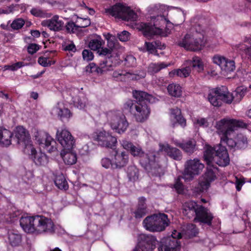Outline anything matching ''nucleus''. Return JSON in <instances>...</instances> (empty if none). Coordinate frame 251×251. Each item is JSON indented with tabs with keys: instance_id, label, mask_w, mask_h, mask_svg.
<instances>
[{
	"instance_id": "bf43d9fd",
	"label": "nucleus",
	"mask_w": 251,
	"mask_h": 251,
	"mask_svg": "<svg viewBox=\"0 0 251 251\" xmlns=\"http://www.w3.org/2000/svg\"><path fill=\"white\" fill-rule=\"evenodd\" d=\"M121 144L124 149L129 151L134 146L131 142L126 140H123Z\"/></svg>"
},
{
	"instance_id": "f704fd0d",
	"label": "nucleus",
	"mask_w": 251,
	"mask_h": 251,
	"mask_svg": "<svg viewBox=\"0 0 251 251\" xmlns=\"http://www.w3.org/2000/svg\"><path fill=\"white\" fill-rule=\"evenodd\" d=\"M12 134L8 130L0 128V143L7 146L11 144Z\"/></svg>"
},
{
	"instance_id": "0e129e2a",
	"label": "nucleus",
	"mask_w": 251,
	"mask_h": 251,
	"mask_svg": "<svg viewBox=\"0 0 251 251\" xmlns=\"http://www.w3.org/2000/svg\"><path fill=\"white\" fill-rule=\"evenodd\" d=\"M39 49V46L35 44H31L27 47V51L31 54L35 53Z\"/></svg>"
},
{
	"instance_id": "a878e982",
	"label": "nucleus",
	"mask_w": 251,
	"mask_h": 251,
	"mask_svg": "<svg viewBox=\"0 0 251 251\" xmlns=\"http://www.w3.org/2000/svg\"><path fill=\"white\" fill-rule=\"evenodd\" d=\"M161 150L164 151L171 158L179 161L182 158V154L181 151L177 148L173 147L169 144L166 145H161Z\"/></svg>"
},
{
	"instance_id": "2f4dec72",
	"label": "nucleus",
	"mask_w": 251,
	"mask_h": 251,
	"mask_svg": "<svg viewBox=\"0 0 251 251\" xmlns=\"http://www.w3.org/2000/svg\"><path fill=\"white\" fill-rule=\"evenodd\" d=\"M175 144L189 154L193 153L196 151V142L194 139L184 141L182 143L175 142Z\"/></svg>"
},
{
	"instance_id": "6e6d98bb",
	"label": "nucleus",
	"mask_w": 251,
	"mask_h": 251,
	"mask_svg": "<svg viewBox=\"0 0 251 251\" xmlns=\"http://www.w3.org/2000/svg\"><path fill=\"white\" fill-rule=\"evenodd\" d=\"M82 54L83 59L87 61H91L94 58L93 53L90 50H84Z\"/></svg>"
},
{
	"instance_id": "f8f14e48",
	"label": "nucleus",
	"mask_w": 251,
	"mask_h": 251,
	"mask_svg": "<svg viewBox=\"0 0 251 251\" xmlns=\"http://www.w3.org/2000/svg\"><path fill=\"white\" fill-rule=\"evenodd\" d=\"M35 231L39 233L53 234L55 232V226L52 221L43 216L36 215Z\"/></svg>"
},
{
	"instance_id": "680f3d73",
	"label": "nucleus",
	"mask_w": 251,
	"mask_h": 251,
	"mask_svg": "<svg viewBox=\"0 0 251 251\" xmlns=\"http://www.w3.org/2000/svg\"><path fill=\"white\" fill-rule=\"evenodd\" d=\"M126 64L128 66H133L136 64V59L132 55H128L125 58Z\"/></svg>"
},
{
	"instance_id": "f257e3e1",
	"label": "nucleus",
	"mask_w": 251,
	"mask_h": 251,
	"mask_svg": "<svg viewBox=\"0 0 251 251\" xmlns=\"http://www.w3.org/2000/svg\"><path fill=\"white\" fill-rule=\"evenodd\" d=\"M153 11H156L157 15L152 16L151 19L153 21V25L151 23H142L139 28L142 31L144 36L150 37L152 35H160L163 31L165 26L169 23L168 18H169L176 24H180L184 21L183 11L178 8H173L168 10L164 5H155Z\"/></svg>"
},
{
	"instance_id": "bb28decb",
	"label": "nucleus",
	"mask_w": 251,
	"mask_h": 251,
	"mask_svg": "<svg viewBox=\"0 0 251 251\" xmlns=\"http://www.w3.org/2000/svg\"><path fill=\"white\" fill-rule=\"evenodd\" d=\"M36 216L32 217H23L21 218L20 223L22 228L26 231L33 232L35 231V220Z\"/></svg>"
},
{
	"instance_id": "f3484780",
	"label": "nucleus",
	"mask_w": 251,
	"mask_h": 251,
	"mask_svg": "<svg viewBox=\"0 0 251 251\" xmlns=\"http://www.w3.org/2000/svg\"><path fill=\"white\" fill-rule=\"evenodd\" d=\"M134 107L135 109L133 114L137 122H143L148 118L151 110L147 103L136 102Z\"/></svg>"
},
{
	"instance_id": "6ab92c4d",
	"label": "nucleus",
	"mask_w": 251,
	"mask_h": 251,
	"mask_svg": "<svg viewBox=\"0 0 251 251\" xmlns=\"http://www.w3.org/2000/svg\"><path fill=\"white\" fill-rule=\"evenodd\" d=\"M172 237L165 239L163 243L158 248V251H179L180 244L178 243L176 234L173 232Z\"/></svg>"
},
{
	"instance_id": "4468645a",
	"label": "nucleus",
	"mask_w": 251,
	"mask_h": 251,
	"mask_svg": "<svg viewBox=\"0 0 251 251\" xmlns=\"http://www.w3.org/2000/svg\"><path fill=\"white\" fill-rule=\"evenodd\" d=\"M216 179V176L213 170L207 168L206 171L202 176V179L200 181L197 187L195 188V192L200 194L208 189L212 181Z\"/></svg>"
},
{
	"instance_id": "79ce46f5",
	"label": "nucleus",
	"mask_w": 251,
	"mask_h": 251,
	"mask_svg": "<svg viewBox=\"0 0 251 251\" xmlns=\"http://www.w3.org/2000/svg\"><path fill=\"white\" fill-rule=\"evenodd\" d=\"M236 141V148L239 149H245L248 146L247 137L242 134H238L235 137Z\"/></svg>"
},
{
	"instance_id": "8fccbe9b",
	"label": "nucleus",
	"mask_w": 251,
	"mask_h": 251,
	"mask_svg": "<svg viewBox=\"0 0 251 251\" xmlns=\"http://www.w3.org/2000/svg\"><path fill=\"white\" fill-rule=\"evenodd\" d=\"M78 25H76L73 22L70 21L65 25L66 31L69 33H74L78 31Z\"/></svg>"
},
{
	"instance_id": "052dcab7",
	"label": "nucleus",
	"mask_w": 251,
	"mask_h": 251,
	"mask_svg": "<svg viewBox=\"0 0 251 251\" xmlns=\"http://www.w3.org/2000/svg\"><path fill=\"white\" fill-rule=\"evenodd\" d=\"M119 40L122 42H125L128 40L129 33L126 30L122 31L121 33L118 34Z\"/></svg>"
},
{
	"instance_id": "2eb2a0df",
	"label": "nucleus",
	"mask_w": 251,
	"mask_h": 251,
	"mask_svg": "<svg viewBox=\"0 0 251 251\" xmlns=\"http://www.w3.org/2000/svg\"><path fill=\"white\" fill-rule=\"evenodd\" d=\"M25 151L29 153L34 163L38 166H45L48 163V158L44 153L37 152L32 144L25 146Z\"/></svg>"
},
{
	"instance_id": "37998d69",
	"label": "nucleus",
	"mask_w": 251,
	"mask_h": 251,
	"mask_svg": "<svg viewBox=\"0 0 251 251\" xmlns=\"http://www.w3.org/2000/svg\"><path fill=\"white\" fill-rule=\"evenodd\" d=\"M169 65V64H166L163 62L158 64L151 63L148 67V71L151 73H156Z\"/></svg>"
},
{
	"instance_id": "ddd939ff",
	"label": "nucleus",
	"mask_w": 251,
	"mask_h": 251,
	"mask_svg": "<svg viewBox=\"0 0 251 251\" xmlns=\"http://www.w3.org/2000/svg\"><path fill=\"white\" fill-rule=\"evenodd\" d=\"M56 138L63 148V150H72L75 145V140L71 133L66 129L57 130Z\"/></svg>"
},
{
	"instance_id": "e433bc0d",
	"label": "nucleus",
	"mask_w": 251,
	"mask_h": 251,
	"mask_svg": "<svg viewBox=\"0 0 251 251\" xmlns=\"http://www.w3.org/2000/svg\"><path fill=\"white\" fill-rule=\"evenodd\" d=\"M8 242L12 247H17L20 245L22 242V236L17 232L10 231L8 232Z\"/></svg>"
},
{
	"instance_id": "9d476101",
	"label": "nucleus",
	"mask_w": 251,
	"mask_h": 251,
	"mask_svg": "<svg viewBox=\"0 0 251 251\" xmlns=\"http://www.w3.org/2000/svg\"><path fill=\"white\" fill-rule=\"evenodd\" d=\"M187 64L188 66L176 71L177 76L186 77L191 72L193 74L200 73L203 70V64L199 57H193L192 60L187 61Z\"/></svg>"
},
{
	"instance_id": "a18cd8bd",
	"label": "nucleus",
	"mask_w": 251,
	"mask_h": 251,
	"mask_svg": "<svg viewBox=\"0 0 251 251\" xmlns=\"http://www.w3.org/2000/svg\"><path fill=\"white\" fill-rule=\"evenodd\" d=\"M74 104L79 108H83L86 103V99L84 96H76L73 98Z\"/></svg>"
},
{
	"instance_id": "1a4fd4ad",
	"label": "nucleus",
	"mask_w": 251,
	"mask_h": 251,
	"mask_svg": "<svg viewBox=\"0 0 251 251\" xmlns=\"http://www.w3.org/2000/svg\"><path fill=\"white\" fill-rule=\"evenodd\" d=\"M156 153L149 152L141 160L142 166L152 176H160L163 174L162 168L155 161Z\"/></svg>"
},
{
	"instance_id": "5fc2aeb1",
	"label": "nucleus",
	"mask_w": 251,
	"mask_h": 251,
	"mask_svg": "<svg viewBox=\"0 0 251 251\" xmlns=\"http://www.w3.org/2000/svg\"><path fill=\"white\" fill-rule=\"evenodd\" d=\"M136 102H134L133 100H129L124 104V107L125 109L129 110L133 114L135 109L134 106L136 105Z\"/></svg>"
},
{
	"instance_id": "cd10ccee",
	"label": "nucleus",
	"mask_w": 251,
	"mask_h": 251,
	"mask_svg": "<svg viewBox=\"0 0 251 251\" xmlns=\"http://www.w3.org/2000/svg\"><path fill=\"white\" fill-rule=\"evenodd\" d=\"M215 95H217L218 98L225 103H231L232 97L230 96V93L228 91L227 88L224 86L216 88L212 90Z\"/></svg>"
},
{
	"instance_id": "aec40b11",
	"label": "nucleus",
	"mask_w": 251,
	"mask_h": 251,
	"mask_svg": "<svg viewBox=\"0 0 251 251\" xmlns=\"http://www.w3.org/2000/svg\"><path fill=\"white\" fill-rule=\"evenodd\" d=\"M213 62L220 66L223 72L226 73L232 72L235 69V63L233 61L228 60L222 56H214Z\"/></svg>"
},
{
	"instance_id": "b1692460",
	"label": "nucleus",
	"mask_w": 251,
	"mask_h": 251,
	"mask_svg": "<svg viewBox=\"0 0 251 251\" xmlns=\"http://www.w3.org/2000/svg\"><path fill=\"white\" fill-rule=\"evenodd\" d=\"M89 66L92 72L96 71L97 73L100 74L113 69V65L112 63L109 62L106 59L101 60L98 66L93 63H90Z\"/></svg>"
},
{
	"instance_id": "dca6fc26",
	"label": "nucleus",
	"mask_w": 251,
	"mask_h": 251,
	"mask_svg": "<svg viewBox=\"0 0 251 251\" xmlns=\"http://www.w3.org/2000/svg\"><path fill=\"white\" fill-rule=\"evenodd\" d=\"M94 140L104 147L112 149L116 146L117 139L106 131H100L96 133Z\"/></svg>"
},
{
	"instance_id": "c03bdc74",
	"label": "nucleus",
	"mask_w": 251,
	"mask_h": 251,
	"mask_svg": "<svg viewBox=\"0 0 251 251\" xmlns=\"http://www.w3.org/2000/svg\"><path fill=\"white\" fill-rule=\"evenodd\" d=\"M160 42L159 41H153L152 42H146L145 46L147 50L151 53H155L156 51V49L161 48L160 47Z\"/></svg>"
},
{
	"instance_id": "a19ab883",
	"label": "nucleus",
	"mask_w": 251,
	"mask_h": 251,
	"mask_svg": "<svg viewBox=\"0 0 251 251\" xmlns=\"http://www.w3.org/2000/svg\"><path fill=\"white\" fill-rule=\"evenodd\" d=\"M127 175L130 181H135L138 178V170L135 166H130L127 168Z\"/></svg>"
},
{
	"instance_id": "13d9d810",
	"label": "nucleus",
	"mask_w": 251,
	"mask_h": 251,
	"mask_svg": "<svg viewBox=\"0 0 251 251\" xmlns=\"http://www.w3.org/2000/svg\"><path fill=\"white\" fill-rule=\"evenodd\" d=\"M79 25H78V28H84L89 26L91 24L90 20L87 18H80L78 21Z\"/></svg>"
},
{
	"instance_id": "7ed1b4c3",
	"label": "nucleus",
	"mask_w": 251,
	"mask_h": 251,
	"mask_svg": "<svg viewBox=\"0 0 251 251\" xmlns=\"http://www.w3.org/2000/svg\"><path fill=\"white\" fill-rule=\"evenodd\" d=\"M203 157L208 165L216 163L220 166H226L230 161L226 148L221 144L213 148L206 145Z\"/></svg>"
},
{
	"instance_id": "338daca9",
	"label": "nucleus",
	"mask_w": 251,
	"mask_h": 251,
	"mask_svg": "<svg viewBox=\"0 0 251 251\" xmlns=\"http://www.w3.org/2000/svg\"><path fill=\"white\" fill-rule=\"evenodd\" d=\"M14 6L13 5L7 7L5 9L0 8V14H9L13 11Z\"/></svg>"
},
{
	"instance_id": "864d4df0",
	"label": "nucleus",
	"mask_w": 251,
	"mask_h": 251,
	"mask_svg": "<svg viewBox=\"0 0 251 251\" xmlns=\"http://www.w3.org/2000/svg\"><path fill=\"white\" fill-rule=\"evenodd\" d=\"M100 49H101V50H99L98 51L99 55H102V56H107L108 57V59L107 58H106V59L109 62H110V63H111L110 60V57L111 56V54L112 52L111 50L107 49L106 48H103L101 47Z\"/></svg>"
},
{
	"instance_id": "6e6552de",
	"label": "nucleus",
	"mask_w": 251,
	"mask_h": 251,
	"mask_svg": "<svg viewBox=\"0 0 251 251\" xmlns=\"http://www.w3.org/2000/svg\"><path fill=\"white\" fill-rule=\"evenodd\" d=\"M177 45L190 51H196L201 50L204 46V42L200 37L187 34Z\"/></svg>"
},
{
	"instance_id": "ea45409f",
	"label": "nucleus",
	"mask_w": 251,
	"mask_h": 251,
	"mask_svg": "<svg viewBox=\"0 0 251 251\" xmlns=\"http://www.w3.org/2000/svg\"><path fill=\"white\" fill-rule=\"evenodd\" d=\"M104 44L103 40L99 36L96 39L91 40L89 43L88 47L92 50L98 51Z\"/></svg>"
},
{
	"instance_id": "4d7b16f0",
	"label": "nucleus",
	"mask_w": 251,
	"mask_h": 251,
	"mask_svg": "<svg viewBox=\"0 0 251 251\" xmlns=\"http://www.w3.org/2000/svg\"><path fill=\"white\" fill-rule=\"evenodd\" d=\"M101 165L103 167L105 168H109L111 167L112 168L114 169V166L113 164V160H111L109 158L105 157L101 159Z\"/></svg>"
},
{
	"instance_id": "412c9836",
	"label": "nucleus",
	"mask_w": 251,
	"mask_h": 251,
	"mask_svg": "<svg viewBox=\"0 0 251 251\" xmlns=\"http://www.w3.org/2000/svg\"><path fill=\"white\" fill-rule=\"evenodd\" d=\"M129 161L128 154L125 151L121 152L115 151L113 158L114 169H121L126 166Z\"/></svg>"
},
{
	"instance_id": "0eeeda50",
	"label": "nucleus",
	"mask_w": 251,
	"mask_h": 251,
	"mask_svg": "<svg viewBox=\"0 0 251 251\" xmlns=\"http://www.w3.org/2000/svg\"><path fill=\"white\" fill-rule=\"evenodd\" d=\"M204 168V164L198 158L188 160L185 163L182 177L185 181H191L200 175Z\"/></svg>"
},
{
	"instance_id": "393cba45",
	"label": "nucleus",
	"mask_w": 251,
	"mask_h": 251,
	"mask_svg": "<svg viewBox=\"0 0 251 251\" xmlns=\"http://www.w3.org/2000/svg\"><path fill=\"white\" fill-rule=\"evenodd\" d=\"M133 96L136 100V102L149 104L153 102L155 99L151 95L142 91L134 90L132 92Z\"/></svg>"
},
{
	"instance_id": "a211bd4d",
	"label": "nucleus",
	"mask_w": 251,
	"mask_h": 251,
	"mask_svg": "<svg viewBox=\"0 0 251 251\" xmlns=\"http://www.w3.org/2000/svg\"><path fill=\"white\" fill-rule=\"evenodd\" d=\"M213 218L212 214L207 208L200 205L197 210V212H196V215L194 220L196 222H199L210 226Z\"/></svg>"
},
{
	"instance_id": "9b49d317",
	"label": "nucleus",
	"mask_w": 251,
	"mask_h": 251,
	"mask_svg": "<svg viewBox=\"0 0 251 251\" xmlns=\"http://www.w3.org/2000/svg\"><path fill=\"white\" fill-rule=\"evenodd\" d=\"M156 238L151 234H141L138 238V243L134 251H152L156 247Z\"/></svg>"
},
{
	"instance_id": "09e8293b",
	"label": "nucleus",
	"mask_w": 251,
	"mask_h": 251,
	"mask_svg": "<svg viewBox=\"0 0 251 251\" xmlns=\"http://www.w3.org/2000/svg\"><path fill=\"white\" fill-rule=\"evenodd\" d=\"M130 152L134 156L141 157L142 159L141 160L145 157V155L147 154V153L145 154H144V152L141 148L140 147H136L134 145L130 150Z\"/></svg>"
},
{
	"instance_id": "f03ea898",
	"label": "nucleus",
	"mask_w": 251,
	"mask_h": 251,
	"mask_svg": "<svg viewBox=\"0 0 251 251\" xmlns=\"http://www.w3.org/2000/svg\"><path fill=\"white\" fill-rule=\"evenodd\" d=\"M218 129L221 130L223 133L224 137L221 138V142L226 143L231 148H236V139L233 140L228 138L235 130L238 128H247L248 125L242 121L233 119H223L217 123Z\"/></svg>"
},
{
	"instance_id": "20e7f679",
	"label": "nucleus",
	"mask_w": 251,
	"mask_h": 251,
	"mask_svg": "<svg viewBox=\"0 0 251 251\" xmlns=\"http://www.w3.org/2000/svg\"><path fill=\"white\" fill-rule=\"evenodd\" d=\"M167 215L164 213L154 214L147 217L143 221L144 227L151 232H160L165 230L169 225Z\"/></svg>"
},
{
	"instance_id": "3c124183",
	"label": "nucleus",
	"mask_w": 251,
	"mask_h": 251,
	"mask_svg": "<svg viewBox=\"0 0 251 251\" xmlns=\"http://www.w3.org/2000/svg\"><path fill=\"white\" fill-rule=\"evenodd\" d=\"M25 22L22 18H18L14 20L11 24V28L14 30L21 29L25 25Z\"/></svg>"
},
{
	"instance_id": "49530a36",
	"label": "nucleus",
	"mask_w": 251,
	"mask_h": 251,
	"mask_svg": "<svg viewBox=\"0 0 251 251\" xmlns=\"http://www.w3.org/2000/svg\"><path fill=\"white\" fill-rule=\"evenodd\" d=\"M208 100L209 102L214 106H220L222 104V100L218 98L217 95H215V94L211 91L208 95Z\"/></svg>"
},
{
	"instance_id": "5701e85b",
	"label": "nucleus",
	"mask_w": 251,
	"mask_h": 251,
	"mask_svg": "<svg viewBox=\"0 0 251 251\" xmlns=\"http://www.w3.org/2000/svg\"><path fill=\"white\" fill-rule=\"evenodd\" d=\"M200 206L193 201L186 202L183 205L182 213L189 219L194 218Z\"/></svg>"
},
{
	"instance_id": "de8ad7c7",
	"label": "nucleus",
	"mask_w": 251,
	"mask_h": 251,
	"mask_svg": "<svg viewBox=\"0 0 251 251\" xmlns=\"http://www.w3.org/2000/svg\"><path fill=\"white\" fill-rule=\"evenodd\" d=\"M55 144L54 140L50 136H47L45 140V146L48 148L50 146V148L48 149V151L50 152H53L57 150L56 147L53 146V144Z\"/></svg>"
},
{
	"instance_id": "39448f33",
	"label": "nucleus",
	"mask_w": 251,
	"mask_h": 251,
	"mask_svg": "<svg viewBox=\"0 0 251 251\" xmlns=\"http://www.w3.org/2000/svg\"><path fill=\"white\" fill-rule=\"evenodd\" d=\"M107 122L112 129L117 132H124L128 126V123L124 114L120 110H111L106 113Z\"/></svg>"
},
{
	"instance_id": "603ef678",
	"label": "nucleus",
	"mask_w": 251,
	"mask_h": 251,
	"mask_svg": "<svg viewBox=\"0 0 251 251\" xmlns=\"http://www.w3.org/2000/svg\"><path fill=\"white\" fill-rule=\"evenodd\" d=\"M182 178V176H179L176 180L174 184V188L178 194H181L184 191V186L181 182L180 179Z\"/></svg>"
},
{
	"instance_id": "4c0bfd02",
	"label": "nucleus",
	"mask_w": 251,
	"mask_h": 251,
	"mask_svg": "<svg viewBox=\"0 0 251 251\" xmlns=\"http://www.w3.org/2000/svg\"><path fill=\"white\" fill-rule=\"evenodd\" d=\"M55 185L60 190H67L69 188L68 182L62 174L56 176L54 179Z\"/></svg>"
},
{
	"instance_id": "473e14b6",
	"label": "nucleus",
	"mask_w": 251,
	"mask_h": 251,
	"mask_svg": "<svg viewBox=\"0 0 251 251\" xmlns=\"http://www.w3.org/2000/svg\"><path fill=\"white\" fill-rule=\"evenodd\" d=\"M62 150L60 152V155L62 158L64 163L68 165L75 164L77 161V157L75 153L71 151Z\"/></svg>"
},
{
	"instance_id": "774afa93",
	"label": "nucleus",
	"mask_w": 251,
	"mask_h": 251,
	"mask_svg": "<svg viewBox=\"0 0 251 251\" xmlns=\"http://www.w3.org/2000/svg\"><path fill=\"white\" fill-rule=\"evenodd\" d=\"M38 62L39 64L44 67L49 66L51 65V63L47 62V58L43 57H40L38 58Z\"/></svg>"
},
{
	"instance_id": "72a5a7b5",
	"label": "nucleus",
	"mask_w": 251,
	"mask_h": 251,
	"mask_svg": "<svg viewBox=\"0 0 251 251\" xmlns=\"http://www.w3.org/2000/svg\"><path fill=\"white\" fill-rule=\"evenodd\" d=\"M247 91H249L247 88H244L242 86L237 87L234 92L230 93V96L232 97L231 103L233 101L235 102L240 101Z\"/></svg>"
},
{
	"instance_id": "c756f323",
	"label": "nucleus",
	"mask_w": 251,
	"mask_h": 251,
	"mask_svg": "<svg viewBox=\"0 0 251 251\" xmlns=\"http://www.w3.org/2000/svg\"><path fill=\"white\" fill-rule=\"evenodd\" d=\"M145 201L146 199L144 197H142L139 199L137 208L133 212L134 216L136 219H141L147 214V206Z\"/></svg>"
},
{
	"instance_id": "c9c22d12",
	"label": "nucleus",
	"mask_w": 251,
	"mask_h": 251,
	"mask_svg": "<svg viewBox=\"0 0 251 251\" xmlns=\"http://www.w3.org/2000/svg\"><path fill=\"white\" fill-rule=\"evenodd\" d=\"M171 115L176 120V122L182 127H184L186 125V121L181 115V112L180 109L177 107L171 109Z\"/></svg>"
},
{
	"instance_id": "58836bf2",
	"label": "nucleus",
	"mask_w": 251,
	"mask_h": 251,
	"mask_svg": "<svg viewBox=\"0 0 251 251\" xmlns=\"http://www.w3.org/2000/svg\"><path fill=\"white\" fill-rule=\"evenodd\" d=\"M169 94L175 97H179L182 94L181 87L178 84H171L167 87Z\"/></svg>"
},
{
	"instance_id": "4be33fe9",
	"label": "nucleus",
	"mask_w": 251,
	"mask_h": 251,
	"mask_svg": "<svg viewBox=\"0 0 251 251\" xmlns=\"http://www.w3.org/2000/svg\"><path fill=\"white\" fill-rule=\"evenodd\" d=\"M174 233L176 234L177 239L182 238V236H184L186 238H191L198 235L199 230L196 225L189 224L184 228L182 233L177 232L176 230H175Z\"/></svg>"
},
{
	"instance_id": "e2e57ef3",
	"label": "nucleus",
	"mask_w": 251,
	"mask_h": 251,
	"mask_svg": "<svg viewBox=\"0 0 251 251\" xmlns=\"http://www.w3.org/2000/svg\"><path fill=\"white\" fill-rule=\"evenodd\" d=\"M32 15L36 17H42L44 15V13L42 10L37 8H33L30 10Z\"/></svg>"
},
{
	"instance_id": "c85d7f7f",
	"label": "nucleus",
	"mask_w": 251,
	"mask_h": 251,
	"mask_svg": "<svg viewBox=\"0 0 251 251\" xmlns=\"http://www.w3.org/2000/svg\"><path fill=\"white\" fill-rule=\"evenodd\" d=\"M42 25H47L50 30L56 31L62 29L64 23L59 20L58 16L55 15L51 19L44 21Z\"/></svg>"
},
{
	"instance_id": "69168bd1",
	"label": "nucleus",
	"mask_w": 251,
	"mask_h": 251,
	"mask_svg": "<svg viewBox=\"0 0 251 251\" xmlns=\"http://www.w3.org/2000/svg\"><path fill=\"white\" fill-rule=\"evenodd\" d=\"M60 113H58L61 117L69 118L71 116L70 111L67 108H64L63 109H60Z\"/></svg>"
},
{
	"instance_id": "7c9ffc66",
	"label": "nucleus",
	"mask_w": 251,
	"mask_h": 251,
	"mask_svg": "<svg viewBox=\"0 0 251 251\" xmlns=\"http://www.w3.org/2000/svg\"><path fill=\"white\" fill-rule=\"evenodd\" d=\"M15 136L18 140V142H24L25 146L30 144L29 135L26 129L22 126H17L15 131Z\"/></svg>"
},
{
	"instance_id": "423d86ee",
	"label": "nucleus",
	"mask_w": 251,
	"mask_h": 251,
	"mask_svg": "<svg viewBox=\"0 0 251 251\" xmlns=\"http://www.w3.org/2000/svg\"><path fill=\"white\" fill-rule=\"evenodd\" d=\"M104 12L115 18L127 21H135L138 18L137 14L133 10L121 3L116 4L110 8L105 9Z\"/></svg>"
}]
</instances>
